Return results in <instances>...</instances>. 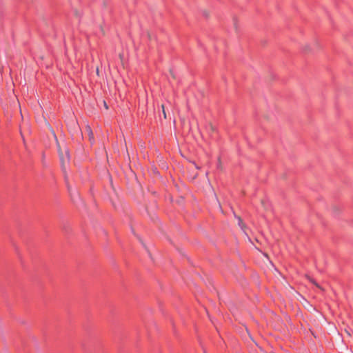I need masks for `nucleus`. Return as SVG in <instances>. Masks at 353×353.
<instances>
[{"instance_id": "obj_1", "label": "nucleus", "mask_w": 353, "mask_h": 353, "mask_svg": "<svg viewBox=\"0 0 353 353\" xmlns=\"http://www.w3.org/2000/svg\"><path fill=\"white\" fill-rule=\"evenodd\" d=\"M57 147H58V152L60 158L61 165L62 170L63 171L65 170V165L69 162L70 160V156H69V152L68 149H65L64 150H62L60 148L59 143L57 142Z\"/></svg>"}, {"instance_id": "obj_9", "label": "nucleus", "mask_w": 353, "mask_h": 353, "mask_svg": "<svg viewBox=\"0 0 353 353\" xmlns=\"http://www.w3.org/2000/svg\"><path fill=\"white\" fill-rule=\"evenodd\" d=\"M170 74H171L172 78L174 79L175 76H174V73L172 71H170Z\"/></svg>"}, {"instance_id": "obj_3", "label": "nucleus", "mask_w": 353, "mask_h": 353, "mask_svg": "<svg viewBox=\"0 0 353 353\" xmlns=\"http://www.w3.org/2000/svg\"><path fill=\"white\" fill-rule=\"evenodd\" d=\"M303 50L305 52H310V45L308 44H305L303 46L302 48Z\"/></svg>"}, {"instance_id": "obj_4", "label": "nucleus", "mask_w": 353, "mask_h": 353, "mask_svg": "<svg viewBox=\"0 0 353 353\" xmlns=\"http://www.w3.org/2000/svg\"><path fill=\"white\" fill-rule=\"evenodd\" d=\"M238 224L242 229L244 228V224L243 223L242 219L240 217H238Z\"/></svg>"}, {"instance_id": "obj_7", "label": "nucleus", "mask_w": 353, "mask_h": 353, "mask_svg": "<svg viewBox=\"0 0 353 353\" xmlns=\"http://www.w3.org/2000/svg\"><path fill=\"white\" fill-rule=\"evenodd\" d=\"M210 129L212 131H214V130H215L214 127L212 124H210Z\"/></svg>"}, {"instance_id": "obj_5", "label": "nucleus", "mask_w": 353, "mask_h": 353, "mask_svg": "<svg viewBox=\"0 0 353 353\" xmlns=\"http://www.w3.org/2000/svg\"><path fill=\"white\" fill-rule=\"evenodd\" d=\"M310 281H311V282H312V283H314L316 287H318L319 288H320V289L323 290V289H322V288H321V287H320V286H319V285H318V284H317L314 281H313V280H312V279H310Z\"/></svg>"}, {"instance_id": "obj_2", "label": "nucleus", "mask_w": 353, "mask_h": 353, "mask_svg": "<svg viewBox=\"0 0 353 353\" xmlns=\"http://www.w3.org/2000/svg\"><path fill=\"white\" fill-rule=\"evenodd\" d=\"M86 130L89 137V140L90 141L91 143H92L94 141V134L91 128L89 125H87Z\"/></svg>"}, {"instance_id": "obj_6", "label": "nucleus", "mask_w": 353, "mask_h": 353, "mask_svg": "<svg viewBox=\"0 0 353 353\" xmlns=\"http://www.w3.org/2000/svg\"><path fill=\"white\" fill-rule=\"evenodd\" d=\"M161 108L163 109V113L164 118H166V114H165V112L164 105H162Z\"/></svg>"}, {"instance_id": "obj_8", "label": "nucleus", "mask_w": 353, "mask_h": 353, "mask_svg": "<svg viewBox=\"0 0 353 353\" xmlns=\"http://www.w3.org/2000/svg\"><path fill=\"white\" fill-rule=\"evenodd\" d=\"M103 103H104V106H105V109H108V106L107 103L105 101H103Z\"/></svg>"}]
</instances>
